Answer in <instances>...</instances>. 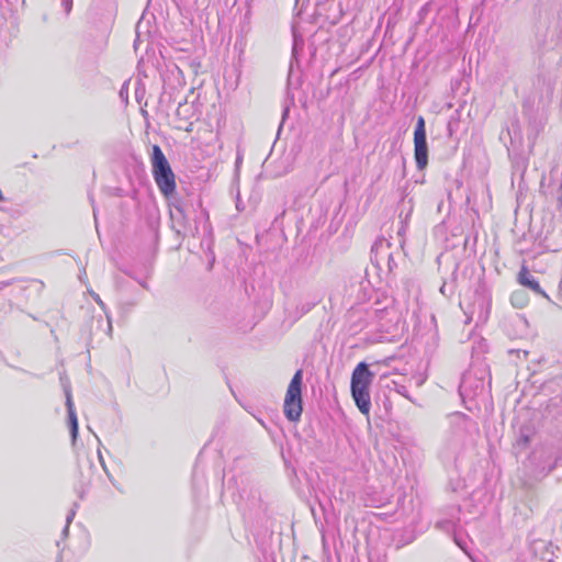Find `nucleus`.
Returning a JSON list of instances; mask_svg holds the SVG:
<instances>
[{"label": "nucleus", "instance_id": "nucleus-18", "mask_svg": "<svg viewBox=\"0 0 562 562\" xmlns=\"http://www.w3.org/2000/svg\"><path fill=\"white\" fill-rule=\"evenodd\" d=\"M99 459H100V461H101L102 465L104 467V462H103V459H102V456H101V453H100V452H99Z\"/></svg>", "mask_w": 562, "mask_h": 562}, {"label": "nucleus", "instance_id": "nucleus-15", "mask_svg": "<svg viewBox=\"0 0 562 562\" xmlns=\"http://www.w3.org/2000/svg\"><path fill=\"white\" fill-rule=\"evenodd\" d=\"M63 5L65 9L66 14H69L72 8V0H63Z\"/></svg>", "mask_w": 562, "mask_h": 562}, {"label": "nucleus", "instance_id": "nucleus-4", "mask_svg": "<svg viewBox=\"0 0 562 562\" xmlns=\"http://www.w3.org/2000/svg\"><path fill=\"white\" fill-rule=\"evenodd\" d=\"M414 154L417 168L423 170L428 164V147L426 140L425 120L423 116L417 119L414 132Z\"/></svg>", "mask_w": 562, "mask_h": 562}, {"label": "nucleus", "instance_id": "nucleus-3", "mask_svg": "<svg viewBox=\"0 0 562 562\" xmlns=\"http://www.w3.org/2000/svg\"><path fill=\"white\" fill-rule=\"evenodd\" d=\"M302 380L303 372L297 370L286 390L283 411L290 422H297L302 415Z\"/></svg>", "mask_w": 562, "mask_h": 562}, {"label": "nucleus", "instance_id": "nucleus-6", "mask_svg": "<svg viewBox=\"0 0 562 562\" xmlns=\"http://www.w3.org/2000/svg\"><path fill=\"white\" fill-rule=\"evenodd\" d=\"M193 116V109L187 102L179 103L176 110V117L178 120L177 128L189 131L191 125L190 119Z\"/></svg>", "mask_w": 562, "mask_h": 562}, {"label": "nucleus", "instance_id": "nucleus-5", "mask_svg": "<svg viewBox=\"0 0 562 562\" xmlns=\"http://www.w3.org/2000/svg\"><path fill=\"white\" fill-rule=\"evenodd\" d=\"M65 396H66V407L68 413V420H69V428H70V435L72 441H76L78 436V419L75 412L71 392L69 387L65 389Z\"/></svg>", "mask_w": 562, "mask_h": 562}, {"label": "nucleus", "instance_id": "nucleus-17", "mask_svg": "<svg viewBox=\"0 0 562 562\" xmlns=\"http://www.w3.org/2000/svg\"><path fill=\"white\" fill-rule=\"evenodd\" d=\"M108 331H109V335H111V333H112V324H111V319H110L109 316H108Z\"/></svg>", "mask_w": 562, "mask_h": 562}, {"label": "nucleus", "instance_id": "nucleus-13", "mask_svg": "<svg viewBox=\"0 0 562 562\" xmlns=\"http://www.w3.org/2000/svg\"><path fill=\"white\" fill-rule=\"evenodd\" d=\"M92 299L94 300V302L102 308V310H105V304L103 303V301L101 300V297L99 296V294L94 293V292H90Z\"/></svg>", "mask_w": 562, "mask_h": 562}, {"label": "nucleus", "instance_id": "nucleus-7", "mask_svg": "<svg viewBox=\"0 0 562 562\" xmlns=\"http://www.w3.org/2000/svg\"><path fill=\"white\" fill-rule=\"evenodd\" d=\"M517 279L521 285L532 290L537 294L547 296L544 291L541 289L539 282L535 280V278L529 273L528 269L525 266L521 267Z\"/></svg>", "mask_w": 562, "mask_h": 562}, {"label": "nucleus", "instance_id": "nucleus-16", "mask_svg": "<svg viewBox=\"0 0 562 562\" xmlns=\"http://www.w3.org/2000/svg\"><path fill=\"white\" fill-rule=\"evenodd\" d=\"M528 441H529L528 436H526V435H521V436L519 437V442H522L524 445H527V443H528Z\"/></svg>", "mask_w": 562, "mask_h": 562}, {"label": "nucleus", "instance_id": "nucleus-11", "mask_svg": "<svg viewBox=\"0 0 562 562\" xmlns=\"http://www.w3.org/2000/svg\"><path fill=\"white\" fill-rule=\"evenodd\" d=\"M512 303L515 305V306H522L524 303H525V300L522 297V293H514L512 295Z\"/></svg>", "mask_w": 562, "mask_h": 562}, {"label": "nucleus", "instance_id": "nucleus-2", "mask_svg": "<svg viewBox=\"0 0 562 562\" xmlns=\"http://www.w3.org/2000/svg\"><path fill=\"white\" fill-rule=\"evenodd\" d=\"M155 182L165 196H170L176 190V179L171 167L158 145L153 146L150 157Z\"/></svg>", "mask_w": 562, "mask_h": 562}, {"label": "nucleus", "instance_id": "nucleus-12", "mask_svg": "<svg viewBox=\"0 0 562 562\" xmlns=\"http://www.w3.org/2000/svg\"><path fill=\"white\" fill-rule=\"evenodd\" d=\"M128 95V82H124L120 90V97L127 100Z\"/></svg>", "mask_w": 562, "mask_h": 562}, {"label": "nucleus", "instance_id": "nucleus-9", "mask_svg": "<svg viewBox=\"0 0 562 562\" xmlns=\"http://www.w3.org/2000/svg\"><path fill=\"white\" fill-rule=\"evenodd\" d=\"M436 526L438 529L446 531V532H450L454 529V522L450 519L439 520V521H437Z\"/></svg>", "mask_w": 562, "mask_h": 562}, {"label": "nucleus", "instance_id": "nucleus-1", "mask_svg": "<svg viewBox=\"0 0 562 562\" xmlns=\"http://www.w3.org/2000/svg\"><path fill=\"white\" fill-rule=\"evenodd\" d=\"M374 374L366 362H360L351 375V395L359 411L369 415L371 409L370 385Z\"/></svg>", "mask_w": 562, "mask_h": 562}, {"label": "nucleus", "instance_id": "nucleus-8", "mask_svg": "<svg viewBox=\"0 0 562 562\" xmlns=\"http://www.w3.org/2000/svg\"><path fill=\"white\" fill-rule=\"evenodd\" d=\"M532 550L535 552V559H539L540 562H553V553L550 551L546 541H535L532 543Z\"/></svg>", "mask_w": 562, "mask_h": 562}, {"label": "nucleus", "instance_id": "nucleus-14", "mask_svg": "<svg viewBox=\"0 0 562 562\" xmlns=\"http://www.w3.org/2000/svg\"><path fill=\"white\" fill-rule=\"evenodd\" d=\"M75 517V510L71 509L68 515H67V518H66V527H65V530H64V533H66L68 531V526L70 525V522L72 521Z\"/></svg>", "mask_w": 562, "mask_h": 562}, {"label": "nucleus", "instance_id": "nucleus-10", "mask_svg": "<svg viewBox=\"0 0 562 562\" xmlns=\"http://www.w3.org/2000/svg\"><path fill=\"white\" fill-rule=\"evenodd\" d=\"M392 302L390 301L389 304L384 305L383 307H376L374 310L375 316L379 319H383L385 315H389L393 312V308L390 307Z\"/></svg>", "mask_w": 562, "mask_h": 562}]
</instances>
